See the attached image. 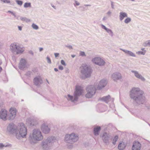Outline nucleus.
<instances>
[{"label": "nucleus", "instance_id": "obj_1", "mask_svg": "<svg viewBox=\"0 0 150 150\" xmlns=\"http://www.w3.org/2000/svg\"><path fill=\"white\" fill-rule=\"evenodd\" d=\"M7 130L11 133H14L16 137L18 139L22 138H26L27 129L25 125L21 123L16 127L13 123L9 124L7 127Z\"/></svg>", "mask_w": 150, "mask_h": 150}, {"label": "nucleus", "instance_id": "obj_2", "mask_svg": "<svg viewBox=\"0 0 150 150\" xmlns=\"http://www.w3.org/2000/svg\"><path fill=\"white\" fill-rule=\"evenodd\" d=\"M129 96L133 100V104L136 106L143 104L145 98L143 91L138 87H133L129 92Z\"/></svg>", "mask_w": 150, "mask_h": 150}, {"label": "nucleus", "instance_id": "obj_3", "mask_svg": "<svg viewBox=\"0 0 150 150\" xmlns=\"http://www.w3.org/2000/svg\"><path fill=\"white\" fill-rule=\"evenodd\" d=\"M81 73L82 75L83 79L89 78L91 77L92 70L91 67L86 64H82L80 67Z\"/></svg>", "mask_w": 150, "mask_h": 150}, {"label": "nucleus", "instance_id": "obj_4", "mask_svg": "<svg viewBox=\"0 0 150 150\" xmlns=\"http://www.w3.org/2000/svg\"><path fill=\"white\" fill-rule=\"evenodd\" d=\"M83 93V90L82 88L79 86H77L76 88V91L74 93V97L70 95H68L66 97L68 100L73 102L77 100L78 97Z\"/></svg>", "mask_w": 150, "mask_h": 150}, {"label": "nucleus", "instance_id": "obj_5", "mask_svg": "<svg viewBox=\"0 0 150 150\" xmlns=\"http://www.w3.org/2000/svg\"><path fill=\"white\" fill-rule=\"evenodd\" d=\"M29 138L31 140L41 141L43 139V136L40 130L35 129L33 130V133L30 134Z\"/></svg>", "mask_w": 150, "mask_h": 150}, {"label": "nucleus", "instance_id": "obj_6", "mask_svg": "<svg viewBox=\"0 0 150 150\" xmlns=\"http://www.w3.org/2000/svg\"><path fill=\"white\" fill-rule=\"evenodd\" d=\"M11 51L17 54L22 53L24 51V48L19 43L14 42L11 44L10 46Z\"/></svg>", "mask_w": 150, "mask_h": 150}, {"label": "nucleus", "instance_id": "obj_7", "mask_svg": "<svg viewBox=\"0 0 150 150\" xmlns=\"http://www.w3.org/2000/svg\"><path fill=\"white\" fill-rule=\"evenodd\" d=\"M96 88L93 86L90 85L87 88V93L86 95V97L88 98H91L95 94Z\"/></svg>", "mask_w": 150, "mask_h": 150}, {"label": "nucleus", "instance_id": "obj_8", "mask_svg": "<svg viewBox=\"0 0 150 150\" xmlns=\"http://www.w3.org/2000/svg\"><path fill=\"white\" fill-rule=\"evenodd\" d=\"M53 145V141H42L41 146L43 150H51Z\"/></svg>", "mask_w": 150, "mask_h": 150}, {"label": "nucleus", "instance_id": "obj_9", "mask_svg": "<svg viewBox=\"0 0 150 150\" xmlns=\"http://www.w3.org/2000/svg\"><path fill=\"white\" fill-rule=\"evenodd\" d=\"M91 61L93 63L100 66H103L105 64V61L99 57H95L92 59Z\"/></svg>", "mask_w": 150, "mask_h": 150}, {"label": "nucleus", "instance_id": "obj_10", "mask_svg": "<svg viewBox=\"0 0 150 150\" xmlns=\"http://www.w3.org/2000/svg\"><path fill=\"white\" fill-rule=\"evenodd\" d=\"M79 137L78 134L74 133H72L71 134H67L65 137V141H70L71 140H77Z\"/></svg>", "mask_w": 150, "mask_h": 150}, {"label": "nucleus", "instance_id": "obj_11", "mask_svg": "<svg viewBox=\"0 0 150 150\" xmlns=\"http://www.w3.org/2000/svg\"><path fill=\"white\" fill-rule=\"evenodd\" d=\"M111 78L113 81L117 82V80H120L122 78V76L120 72H116L112 74Z\"/></svg>", "mask_w": 150, "mask_h": 150}, {"label": "nucleus", "instance_id": "obj_12", "mask_svg": "<svg viewBox=\"0 0 150 150\" xmlns=\"http://www.w3.org/2000/svg\"><path fill=\"white\" fill-rule=\"evenodd\" d=\"M8 112L5 109H2L0 111V119L5 121L7 120Z\"/></svg>", "mask_w": 150, "mask_h": 150}, {"label": "nucleus", "instance_id": "obj_13", "mask_svg": "<svg viewBox=\"0 0 150 150\" xmlns=\"http://www.w3.org/2000/svg\"><path fill=\"white\" fill-rule=\"evenodd\" d=\"M34 84L37 86H40L43 83L42 78L40 76H37L34 78Z\"/></svg>", "mask_w": 150, "mask_h": 150}, {"label": "nucleus", "instance_id": "obj_14", "mask_svg": "<svg viewBox=\"0 0 150 150\" xmlns=\"http://www.w3.org/2000/svg\"><path fill=\"white\" fill-rule=\"evenodd\" d=\"M131 72L134 74V76L136 78L141 80L143 81H145V79L138 71L136 70H132L131 71Z\"/></svg>", "mask_w": 150, "mask_h": 150}, {"label": "nucleus", "instance_id": "obj_15", "mask_svg": "<svg viewBox=\"0 0 150 150\" xmlns=\"http://www.w3.org/2000/svg\"><path fill=\"white\" fill-rule=\"evenodd\" d=\"M10 114L8 117L9 120L14 119L16 115V110L14 108H11L10 110Z\"/></svg>", "mask_w": 150, "mask_h": 150}, {"label": "nucleus", "instance_id": "obj_16", "mask_svg": "<svg viewBox=\"0 0 150 150\" xmlns=\"http://www.w3.org/2000/svg\"><path fill=\"white\" fill-rule=\"evenodd\" d=\"M107 80L105 79H103L99 82V83L96 87V89H100L104 88L107 84Z\"/></svg>", "mask_w": 150, "mask_h": 150}, {"label": "nucleus", "instance_id": "obj_17", "mask_svg": "<svg viewBox=\"0 0 150 150\" xmlns=\"http://www.w3.org/2000/svg\"><path fill=\"white\" fill-rule=\"evenodd\" d=\"M141 144L139 141H134L132 146V150H140Z\"/></svg>", "mask_w": 150, "mask_h": 150}, {"label": "nucleus", "instance_id": "obj_18", "mask_svg": "<svg viewBox=\"0 0 150 150\" xmlns=\"http://www.w3.org/2000/svg\"><path fill=\"white\" fill-rule=\"evenodd\" d=\"M41 129L42 132L45 134L49 133L50 131V128L48 127V125L45 123H43L42 125Z\"/></svg>", "mask_w": 150, "mask_h": 150}, {"label": "nucleus", "instance_id": "obj_19", "mask_svg": "<svg viewBox=\"0 0 150 150\" xmlns=\"http://www.w3.org/2000/svg\"><path fill=\"white\" fill-rule=\"evenodd\" d=\"M37 123V121L35 119H32L28 118L26 120L27 125L30 126L35 125Z\"/></svg>", "mask_w": 150, "mask_h": 150}, {"label": "nucleus", "instance_id": "obj_20", "mask_svg": "<svg viewBox=\"0 0 150 150\" xmlns=\"http://www.w3.org/2000/svg\"><path fill=\"white\" fill-rule=\"evenodd\" d=\"M27 67L26 61L25 59L22 58L20 61L19 67L21 69H23Z\"/></svg>", "mask_w": 150, "mask_h": 150}, {"label": "nucleus", "instance_id": "obj_21", "mask_svg": "<svg viewBox=\"0 0 150 150\" xmlns=\"http://www.w3.org/2000/svg\"><path fill=\"white\" fill-rule=\"evenodd\" d=\"M100 26L101 28L105 30L110 36L112 37L113 36L114 33L111 30L107 28L103 24H101Z\"/></svg>", "mask_w": 150, "mask_h": 150}, {"label": "nucleus", "instance_id": "obj_22", "mask_svg": "<svg viewBox=\"0 0 150 150\" xmlns=\"http://www.w3.org/2000/svg\"><path fill=\"white\" fill-rule=\"evenodd\" d=\"M65 144L67 148L68 149H71L74 147L73 144L74 141H65Z\"/></svg>", "mask_w": 150, "mask_h": 150}, {"label": "nucleus", "instance_id": "obj_23", "mask_svg": "<svg viewBox=\"0 0 150 150\" xmlns=\"http://www.w3.org/2000/svg\"><path fill=\"white\" fill-rule=\"evenodd\" d=\"M120 50H122L123 52H124L127 55L132 57H135L136 56V55L132 52V51L128 50H126L125 49H123L122 48H120Z\"/></svg>", "mask_w": 150, "mask_h": 150}, {"label": "nucleus", "instance_id": "obj_24", "mask_svg": "<svg viewBox=\"0 0 150 150\" xmlns=\"http://www.w3.org/2000/svg\"><path fill=\"white\" fill-rule=\"evenodd\" d=\"M126 145L127 143H125L123 141H121V142L119 143L118 148L120 150H122L125 148Z\"/></svg>", "mask_w": 150, "mask_h": 150}, {"label": "nucleus", "instance_id": "obj_25", "mask_svg": "<svg viewBox=\"0 0 150 150\" xmlns=\"http://www.w3.org/2000/svg\"><path fill=\"white\" fill-rule=\"evenodd\" d=\"M112 138V137L110 134L107 133H104L102 136L103 139V140H105V141L110 139Z\"/></svg>", "mask_w": 150, "mask_h": 150}, {"label": "nucleus", "instance_id": "obj_26", "mask_svg": "<svg viewBox=\"0 0 150 150\" xmlns=\"http://www.w3.org/2000/svg\"><path fill=\"white\" fill-rule=\"evenodd\" d=\"M119 19L120 21H122L125 18L127 17V13L124 12H121L119 13Z\"/></svg>", "mask_w": 150, "mask_h": 150}, {"label": "nucleus", "instance_id": "obj_27", "mask_svg": "<svg viewBox=\"0 0 150 150\" xmlns=\"http://www.w3.org/2000/svg\"><path fill=\"white\" fill-rule=\"evenodd\" d=\"M59 137L57 136H49L47 139V141H54L60 140Z\"/></svg>", "mask_w": 150, "mask_h": 150}, {"label": "nucleus", "instance_id": "obj_28", "mask_svg": "<svg viewBox=\"0 0 150 150\" xmlns=\"http://www.w3.org/2000/svg\"><path fill=\"white\" fill-rule=\"evenodd\" d=\"M110 96L108 95L100 98V100L105 102L106 103H108L110 101Z\"/></svg>", "mask_w": 150, "mask_h": 150}, {"label": "nucleus", "instance_id": "obj_29", "mask_svg": "<svg viewBox=\"0 0 150 150\" xmlns=\"http://www.w3.org/2000/svg\"><path fill=\"white\" fill-rule=\"evenodd\" d=\"M100 130V127L98 126L94 128L93 133L95 136H97L99 134V132Z\"/></svg>", "mask_w": 150, "mask_h": 150}, {"label": "nucleus", "instance_id": "obj_30", "mask_svg": "<svg viewBox=\"0 0 150 150\" xmlns=\"http://www.w3.org/2000/svg\"><path fill=\"white\" fill-rule=\"evenodd\" d=\"M143 45L145 47H150V40H147L143 43Z\"/></svg>", "mask_w": 150, "mask_h": 150}, {"label": "nucleus", "instance_id": "obj_31", "mask_svg": "<svg viewBox=\"0 0 150 150\" xmlns=\"http://www.w3.org/2000/svg\"><path fill=\"white\" fill-rule=\"evenodd\" d=\"M20 19L22 21H24L27 23L29 22L30 21V19L27 18L25 17H21L20 18Z\"/></svg>", "mask_w": 150, "mask_h": 150}, {"label": "nucleus", "instance_id": "obj_32", "mask_svg": "<svg viewBox=\"0 0 150 150\" xmlns=\"http://www.w3.org/2000/svg\"><path fill=\"white\" fill-rule=\"evenodd\" d=\"M12 145L11 144H4L2 143H0V148H2L4 147H11Z\"/></svg>", "mask_w": 150, "mask_h": 150}, {"label": "nucleus", "instance_id": "obj_33", "mask_svg": "<svg viewBox=\"0 0 150 150\" xmlns=\"http://www.w3.org/2000/svg\"><path fill=\"white\" fill-rule=\"evenodd\" d=\"M131 21V19L130 18L127 17V18L125 19L124 22L125 23L128 24Z\"/></svg>", "mask_w": 150, "mask_h": 150}, {"label": "nucleus", "instance_id": "obj_34", "mask_svg": "<svg viewBox=\"0 0 150 150\" xmlns=\"http://www.w3.org/2000/svg\"><path fill=\"white\" fill-rule=\"evenodd\" d=\"M146 52V51H138L136 52V54L138 55H144L145 54Z\"/></svg>", "mask_w": 150, "mask_h": 150}, {"label": "nucleus", "instance_id": "obj_35", "mask_svg": "<svg viewBox=\"0 0 150 150\" xmlns=\"http://www.w3.org/2000/svg\"><path fill=\"white\" fill-rule=\"evenodd\" d=\"M31 26L32 28L34 29L37 30L39 29L38 26L34 23L32 24Z\"/></svg>", "mask_w": 150, "mask_h": 150}, {"label": "nucleus", "instance_id": "obj_36", "mask_svg": "<svg viewBox=\"0 0 150 150\" xmlns=\"http://www.w3.org/2000/svg\"><path fill=\"white\" fill-rule=\"evenodd\" d=\"M24 6L25 8H27L31 7V3H25L24 5Z\"/></svg>", "mask_w": 150, "mask_h": 150}, {"label": "nucleus", "instance_id": "obj_37", "mask_svg": "<svg viewBox=\"0 0 150 150\" xmlns=\"http://www.w3.org/2000/svg\"><path fill=\"white\" fill-rule=\"evenodd\" d=\"M79 55L82 57H86V55L85 52L83 51H80L79 53Z\"/></svg>", "mask_w": 150, "mask_h": 150}, {"label": "nucleus", "instance_id": "obj_38", "mask_svg": "<svg viewBox=\"0 0 150 150\" xmlns=\"http://www.w3.org/2000/svg\"><path fill=\"white\" fill-rule=\"evenodd\" d=\"M16 1L17 4L20 6H21L23 3V1H21L16 0Z\"/></svg>", "mask_w": 150, "mask_h": 150}, {"label": "nucleus", "instance_id": "obj_39", "mask_svg": "<svg viewBox=\"0 0 150 150\" xmlns=\"http://www.w3.org/2000/svg\"><path fill=\"white\" fill-rule=\"evenodd\" d=\"M0 1L4 3H9L10 2L9 0H0Z\"/></svg>", "mask_w": 150, "mask_h": 150}, {"label": "nucleus", "instance_id": "obj_40", "mask_svg": "<svg viewBox=\"0 0 150 150\" xmlns=\"http://www.w3.org/2000/svg\"><path fill=\"white\" fill-rule=\"evenodd\" d=\"M111 14H112V12L110 11H109L106 13V14L109 17L111 16Z\"/></svg>", "mask_w": 150, "mask_h": 150}, {"label": "nucleus", "instance_id": "obj_41", "mask_svg": "<svg viewBox=\"0 0 150 150\" xmlns=\"http://www.w3.org/2000/svg\"><path fill=\"white\" fill-rule=\"evenodd\" d=\"M89 143L88 142L86 141L83 143V145L85 147H86L89 146Z\"/></svg>", "mask_w": 150, "mask_h": 150}, {"label": "nucleus", "instance_id": "obj_42", "mask_svg": "<svg viewBox=\"0 0 150 150\" xmlns=\"http://www.w3.org/2000/svg\"><path fill=\"white\" fill-rule=\"evenodd\" d=\"M47 59V62L49 63V64H51V59L50 57H47L46 58Z\"/></svg>", "mask_w": 150, "mask_h": 150}, {"label": "nucleus", "instance_id": "obj_43", "mask_svg": "<svg viewBox=\"0 0 150 150\" xmlns=\"http://www.w3.org/2000/svg\"><path fill=\"white\" fill-rule=\"evenodd\" d=\"M65 46L66 47L68 48L69 49H72V46L70 45H65Z\"/></svg>", "mask_w": 150, "mask_h": 150}, {"label": "nucleus", "instance_id": "obj_44", "mask_svg": "<svg viewBox=\"0 0 150 150\" xmlns=\"http://www.w3.org/2000/svg\"><path fill=\"white\" fill-rule=\"evenodd\" d=\"M61 64L64 65V66H66V64L64 62V61L63 60H62L61 61Z\"/></svg>", "mask_w": 150, "mask_h": 150}, {"label": "nucleus", "instance_id": "obj_45", "mask_svg": "<svg viewBox=\"0 0 150 150\" xmlns=\"http://www.w3.org/2000/svg\"><path fill=\"white\" fill-rule=\"evenodd\" d=\"M8 12L10 13H11V14H12L13 16L15 17H16V15H15V13H13V12H12L11 11H8Z\"/></svg>", "mask_w": 150, "mask_h": 150}, {"label": "nucleus", "instance_id": "obj_46", "mask_svg": "<svg viewBox=\"0 0 150 150\" xmlns=\"http://www.w3.org/2000/svg\"><path fill=\"white\" fill-rule=\"evenodd\" d=\"M108 19V17L107 16H104L102 18V21H105Z\"/></svg>", "mask_w": 150, "mask_h": 150}, {"label": "nucleus", "instance_id": "obj_47", "mask_svg": "<svg viewBox=\"0 0 150 150\" xmlns=\"http://www.w3.org/2000/svg\"><path fill=\"white\" fill-rule=\"evenodd\" d=\"M118 139V137L116 135L115 136L114 138V139H113V141H117Z\"/></svg>", "mask_w": 150, "mask_h": 150}, {"label": "nucleus", "instance_id": "obj_48", "mask_svg": "<svg viewBox=\"0 0 150 150\" xmlns=\"http://www.w3.org/2000/svg\"><path fill=\"white\" fill-rule=\"evenodd\" d=\"M59 69L60 70H63L64 69L63 67L62 66L60 65L59 67Z\"/></svg>", "mask_w": 150, "mask_h": 150}, {"label": "nucleus", "instance_id": "obj_49", "mask_svg": "<svg viewBox=\"0 0 150 150\" xmlns=\"http://www.w3.org/2000/svg\"><path fill=\"white\" fill-rule=\"evenodd\" d=\"M76 6H79L80 5V3L76 0H74Z\"/></svg>", "mask_w": 150, "mask_h": 150}, {"label": "nucleus", "instance_id": "obj_50", "mask_svg": "<svg viewBox=\"0 0 150 150\" xmlns=\"http://www.w3.org/2000/svg\"><path fill=\"white\" fill-rule=\"evenodd\" d=\"M54 55L55 57L56 58L59 56V53H54Z\"/></svg>", "mask_w": 150, "mask_h": 150}, {"label": "nucleus", "instance_id": "obj_51", "mask_svg": "<svg viewBox=\"0 0 150 150\" xmlns=\"http://www.w3.org/2000/svg\"><path fill=\"white\" fill-rule=\"evenodd\" d=\"M30 143L31 144H33L36 143V141H30Z\"/></svg>", "mask_w": 150, "mask_h": 150}, {"label": "nucleus", "instance_id": "obj_52", "mask_svg": "<svg viewBox=\"0 0 150 150\" xmlns=\"http://www.w3.org/2000/svg\"><path fill=\"white\" fill-rule=\"evenodd\" d=\"M111 7H112V8L113 9L114 8L113 2L112 1H111Z\"/></svg>", "mask_w": 150, "mask_h": 150}, {"label": "nucleus", "instance_id": "obj_53", "mask_svg": "<svg viewBox=\"0 0 150 150\" xmlns=\"http://www.w3.org/2000/svg\"><path fill=\"white\" fill-rule=\"evenodd\" d=\"M43 50V48L42 47H40L39 48V50L40 52H41V51H42Z\"/></svg>", "mask_w": 150, "mask_h": 150}, {"label": "nucleus", "instance_id": "obj_54", "mask_svg": "<svg viewBox=\"0 0 150 150\" xmlns=\"http://www.w3.org/2000/svg\"><path fill=\"white\" fill-rule=\"evenodd\" d=\"M18 30H22V27L20 26H18Z\"/></svg>", "mask_w": 150, "mask_h": 150}, {"label": "nucleus", "instance_id": "obj_55", "mask_svg": "<svg viewBox=\"0 0 150 150\" xmlns=\"http://www.w3.org/2000/svg\"><path fill=\"white\" fill-rule=\"evenodd\" d=\"M29 53L30 54H31L32 55H33V53L32 51H30L29 52Z\"/></svg>", "mask_w": 150, "mask_h": 150}, {"label": "nucleus", "instance_id": "obj_56", "mask_svg": "<svg viewBox=\"0 0 150 150\" xmlns=\"http://www.w3.org/2000/svg\"><path fill=\"white\" fill-rule=\"evenodd\" d=\"M51 6H52V7H53L54 9H56V8L52 4H51Z\"/></svg>", "mask_w": 150, "mask_h": 150}, {"label": "nucleus", "instance_id": "obj_57", "mask_svg": "<svg viewBox=\"0 0 150 150\" xmlns=\"http://www.w3.org/2000/svg\"><path fill=\"white\" fill-rule=\"evenodd\" d=\"M84 6H91V5H89V4H85L84 5Z\"/></svg>", "mask_w": 150, "mask_h": 150}, {"label": "nucleus", "instance_id": "obj_58", "mask_svg": "<svg viewBox=\"0 0 150 150\" xmlns=\"http://www.w3.org/2000/svg\"><path fill=\"white\" fill-rule=\"evenodd\" d=\"M54 70L56 71H58V69H57V68H55L54 69Z\"/></svg>", "mask_w": 150, "mask_h": 150}, {"label": "nucleus", "instance_id": "obj_59", "mask_svg": "<svg viewBox=\"0 0 150 150\" xmlns=\"http://www.w3.org/2000/svg\"><path fill=\"white\" fill-rule=\"evenodd\" d=\"M141 50L142 51H146V50H144V48H142Z\"/></svg>", "mask_w": 150, "mask_h": 150}, {"label": "nucleus", "instance_id": "obj_60", "mask_svg": "<svg viewBox=\"0 0 150 150\" xmlns=\"http://www.w3.org/2000/svg\"><path fill=\"white\" fill-rule=\"evenodd\" d=\"M71 57H72L74 58L75 57V56L74 55H72Z\"/></svg>", "mask_w": 150, "mask_h": 150}, {"label": "nucleus", "instance_id": "obj_61", "mask_svg": "<svg viewBox=\"0 0 150 150\" xmlns=\"http://www.w3.org/2000/svg\"><path fill=\"white\" fill-rule=\"evenodd\" d=\"M46 81H47V83H49L48 81V80L47 79H46Z\"/></svg>", "mask_w": 150, "mask_h": 150}, {"label": "nucleus", "instance_id": "obj_62", "mask_svg": "<svg viewBox=\"0 0 150 150\" xmlns=\"http://www.w3.org/2000/svg\"><path fill=\"white\" fill-rule=\"evenodd\" d=\"M143 139V138H140L139 139V140H142Z\"/></svg>", "mask_w": 150, "mask_h": 150}, {"label": "nucleus", "instance_id": "obj_63", "mask_svg": "<svg viewBox=\"0 0 150 150\" xmlns=\"http://www.w3.org/2000/svg\"><path fill=\"white\" fill-rule=\"evenodd\" d=\"M2 63V62L1 61H0V65Z\"/></svg>", "mask_w": 150, "mask_h": 150}, {"label": "nucleus", "instance_id": "obj_64", "mask_svg": "<svg viewBox=\"0 0 150 150\" xmlns=\"http://www.w3.org/2000/svg\"><path fill=\"white\" fill-rule=\"evenodd\" d=\"M105 142V143H107V142Z\"/></svg>", "mask_w": 150, "mask_h": 150}]
</instances>
